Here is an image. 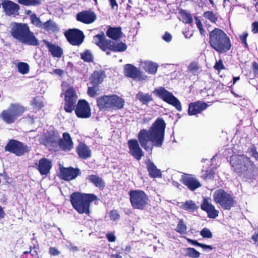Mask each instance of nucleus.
Here are the masks:
<instances>
[{
    "mask_svg": "<svg viewBox=\"0 0 258 258\" xmlns=\"http://www.w3.org/2000/svg\"><path fill=\"white\" fill-rule=\"evenodd\" d=\"M49 252L50 255L56 256L59 254L60 251L55 247H50L49 249Z\"/></svg>",
    "mask_w": 258,
    "mask_h": 258,
    "instance_id": "nucleus-51",
    "label": "nucleus"
},
{
    "mask_svg": "<svg viewBox=\"0 0 258 258\" xmlns=\"http://www.w3.org/2000/svg\"><path fill=\"white\" fill-rule=\"evenodd\" d=\"M80 57L85 62H92L94 60L93 54L88 49H86L83 52L80 53Z\"/></svg>",
    "mask_w": 258,
    "mask_h": 258,
    "instance_id": "nucleus-37",
    "label": "nucleus"
},
{
    "mask_svg": "<svg viewBox=\"0 0 258 258\" xmlns=\"http://www.w3.org/2000/svg\"><path fill=\"white\" fill-rule=\"evenodd\" d=\"M25 110V108L20 104L11 103L7 109L2 111L0 116L5 123L12 124L14 123Z\"/></svg>",
    "mask_w": 258,
    "mask_h": 258,
    "instance_id": "nucleus-7",
    "label": "nucleus"
},
{
    "mask_svg": "<svg viewBox=\"0 0 258 258\" xmlns=\"http://www.w3.org/2000/svg\"><path fill=\"white\" fill-rule=\"evenodd\" d=\"M32 105L37 108H41L43 106L42 102L38 101L36 98H34L32 101Z\"/></svg>",
    "mask_w": 258,
    "mask_h": 258,
    "instance_id": "nucleus-54",
    "label": "nucleus"
},
{
    "mask_svg": "<svg viewBox=\"0 0 258 258\" xmlns=\"http://www.w3.org/2000/svg\"><path fill=\"white\" fill-rule=\"evenodd\" d=\"M96 19V15L91 10H84L76 15L77 20L85 24H91Z\"/></svg>",
    "mask_w": 258,
    "mask_h": 258,
    "instance_id": "nucleus-15",
    "label": "nucleus"
},
{
    "mask_svg": "<svg viewBox=\"0 0 258 258\" xmlns=\"http://www.w3.org/2000/svg\"><path fill=\"white\" fill-rule=\"evenodd\" d=\"M196 24H197V27L199 28V29H200V28H203V26H202V22L201 21H200V20H199V19H198L197 18H196Z\"/></svg>",
    "mask_w": 258,
    "mask_h": 258,
    "instance_id": "nucleus-62",
    "label": "nucleus"
},
{
    "mask_svg": "<svg viewBox=\"0 0 258 258\" xmlns=\"http://www.w3.org/2000/svg\"><path fill=\"white\" fill-rule=\"evenodd\" d=\"M96 87L93 86V87H89L88 88L87 94L89 96L94 98L98 95L97 93V90L96 89Z\"/></svg>",
    "mask_w": 258,
    "mask_h": 258,
    "instance_id": "nucleus-47",
    "label": "nucleus"
},
{
    "mask_svg": "<svg viewBox=\"0 0 258 258\" xmlns=\"http://www.w3.org/2000/svg\"><path fill=\"white\" fill-rule=\"evenodd\" d=\"M97 199V196L93 194L74 192L70 196V202L73 208L81 214L89 215L91 203Z\"/></svg>",
    "mask_w": 258,
    "mask_h": 258,
    "instance_id": "nucleus-4",
    "label": "nucleus"
},
{
    "mask_svg": "<svg viewBox=\"0 0 258 258\" xmlns=\"http://www.w3.org/2000/svg\"><path fill=\"white\" fill-rule=\"evenodd\" d=\"M124 100L116 94L104 95L96 99V105L100 111H112L123 108Z\"/></svg>",
    "mask_w": 258,
    "mask_h": 258,
    "instance_id": "nucleus-6",
    "label": "nucleus"
},
{
    "mask_svg": "<svg viewBox=\"0 0 258 258\" xmlns=\"http://www.w3.org/2000/svg\"><path fill=\"white\" fill-rule=\"evenodd\" d=\"M200 233L202 237L204 238H211L212 237V234L211 232L209 229L207 228H203L201 230Z\"/></svg>",
    "mask_w": 258,
    "mask_h": 258,
    "instance_id": "nucleus-48",
    "label": "nucleus"
},
{
    "mask_svg": "<svg viewBox=\"0 0 258 258\" xmlns=\"http://www.w3.org/2000/svg\"><path fill=\"white\" fill-rule=\"evenodd\" d=\"M201 209L207 212L208 217L212 218H216L219 215V211L216 210L214 205L209 201L208 199H204L201 206Z\"/></svg>",
    "mask_w": 258,
    "mask_h": 258,
    "instance_id": "nucleus-21",
    "label": "nucleus"
},
{
    "mask_svg": "<svg viewBox=\"0 0 258 258\" xmlns=\"http://www.w3.org/2000/svg\"><path fill=\"white\" fill-rule=\"evenodd\" d=\"M204 17L213 23H215L218 20V17L212 11H207L205 12Z\"/></svg>",
    "mask_w": 258,
    "mask_h": 258,
    "instance_id": "nucleus-42",
    "label": "nucleus"
},
{
    "mask_svg": "<svg viewBox=\"0 0 258 258\" xmlns=\"http://www.w3.org/2000/svg\"><path fill=\"white\" fill-rule=\"evenodd\" d=\"M32 24H33L35 26H37L39 28H41L42 26L43 23L41 21L40 19L35 14H33L31 15V19Z\"/></svg>",
    "mask_w": 258,
    "mask_h": 258,
    "instance_id": "nucleus-43",
    "label": "nucleus"
},
{
    "mask_svg": "<svg viewBox=\"0 0 258 258\" xmlns=\"http://www.w3.org/2000/svg\"><path fill=\"white\" fill-rule=\"evenodd\" d=\"M175 230L180 234H184L186 233L187 227L182 219L179 220Z\"/></svg>",
    "mask_w": 258,
    "mask_h": 258,
    "instance_id": "nucleus-41",
    "label": "nucleus"
},
{
    "mask_svg": "<svg viewBox=\"0 0 258 258\" xmlns=\"http://www.w3.org/2000/svg\"><path fill=\"white\" fill-rule=\"evenodd\" d=\"M214 68L218 71H220L223 69L224 66L222 63V60H219L218 61H216Z\"/></svg>",
    "mask_w": 258,
    "mask_h": 258,
    "instance_id": "nucleus-55",
    "label": "nucleus"
},
{
    "mask_svg": "<svg viewBox=\"0 0 258 258\" xmlns=\"http://www.w3.org/2000/svg\"><path fill=\"white\" fill-rule=\"evenodd\" d=\"M145 164L150 177L155 178L161 176L160 169H158L153 162L148 160L145 162Z\"/></svg>",
    "mask_w": 258,
    "mask_h": 258,
    "instance_id": "nucleus-27",
    "label": "nucleus"
},
{
    "mask_svg": "<svg viewBox=\"0 0 258 258\" xmlns=\"http://www.w3.org/2000/svg\"><path fill=\"white\" fill-rule=\"evenodd\" d=\"M75 112L78 118L83 119L90 117L92 114L91 107L85 99L79 100Z\"/></svg>",
    "mask_w": 258,
    "mask_h": 258,
    "instance_id": "nucleus-13",
    "label": "nucleus"
},
{
    "mask_svg": "<svg viewBox=\"0 0 258 258\" xmlns=\"http://www.w3.org/2000/svg\"><path fill=\"white\" fill-rule=\"evenodd\" d=\"M201 176L206 180L211 179L214 178V173L213 171L211 170L206 171L202 173Z\"/></svg>",
    "mask_w": 258,
    "mask_h": 258,
    "instance_id": "nucleus-46",
    "label": "nucleus"
},
{
    "mask_svg": "<svg viewBox=\"0 0 258 258\" xmlns=\"http://www.w3.org/2000/svg\"><path fill=\"white\" fill-rule=\"evenodd\" d=\"M153 93L155 94L157 96L161 98V88L160 87L158 89H155Z\"/></svg>",
    "mask_w": 258,
    "mask_h": 258,
    "instance_id": "nucleus-61",
    "label": "nucleus"
},
{
    "mask_svg": "<svg viewBox=\"0 0 258 258\" xmlns=\"http://www.w3.org/2000/svg\"><path fill=\"white\" fill-rule=\"evenodd\" d=\"M200 67L198 64V62L192 61L191 62L188 67V71L193 75H196L198 73Z\"/></svg>",
    "mask_w": 258,
    "mask_h": 258,
    "instance_id": "nucleus-39",
    "label": "nucleus"
},
{
    "mask_svg": "<svg viewBox=\"0 0 258 258\" xmlns=\"http://www.w3.org/2000/svg\"><path fill=\"white\" fill-rule=\"evenodd\" d=\"M18 69L19 73L26 74L29 71V66L27 63L21 62L18 63Z\"/></svg>",
    "mask_w": 258,
    "mask_h": 258,
    "instance_id": "nucleus-40",
    "label": "nucleus"
},
{
    "mask_svg": "<svg viewBox=\"0 0 258 258\" xmlns=\"http://www.w3.org/2000/svg\"><path fill=\"white\" fill-rule=\"evenodd\" d=\"M79 168L73 167H62L60 169V177L66 181H70L75 179L81 174Z\"/></svg>",
    "mask_w": 258,
    "mask_h": 258,
    "instance_id": "nucleus-14",
    "label": "nucleus"
},
{
    "mask_svg": "<svg viewBox=\"0 0 258 258\" xmlns=\"http://www.w3.org/2000/svg\"><path fill=\"white\" fill-rule=\"evenodd\" d=\"M106 34L109 38L113 40H118L122 37L123 33L120 27H109Z\"/></svg>",
    "mask_w": 258,
    "mask_h": 258,
    "instance_id": "nucleus-28",
    "label": "nucleus"
},
{
    "mask_svg": "<svg viewBox=\"0 0 258 258\" xmlns=\"http://www.w3.org/2000/svg\"><path fill=\"white\" fill-rule=\"evenodd\" d=\"M57 133L55 134L54 132H53L52 134H50L48 136V141L52 143H55L57 139Z\"/></svg>",
    "mask_w": 258,
    "mask_h": 258,
    "instance_id": "nucleus-50",
    "label": "nucleus"
},
{
    "mask_svg": "<svg viewBox=\"0 0 258 258\" xmlns=\"http://www.w3.org/2000/svg\"><path fill=\"white\" fill-rule=\"evenodd\" d=\"M35 168L41 175H46L50 173L52 162L51 160L44 157L40 159L38 163H35Z\"/></svg>",
    "mask_w": 258,
    "mask_h": 258,
    "instance_id": "nucleus-19",
    "label": "nucleus"
},
{
    "mask_svg": "<svg viewBox=\"0 0 258 258\" xmlns=\"http://www.w3.org/2000/svg\"><path fill=\"white\" fill-rule=\"evenodd\" d=\"M230 162L234 171L245 179H253L257 174L258 170L255 165L246 156L240 155L232 156Z\"/></svg>",
    "mask_w": 258,
    "mask_h": 258,
    "instance_id": "nucleus-2",
    "label": "nucleus"
},
{
    "mask_svg": "<svg viewBox=\"0 0 258 258\" xmlns=\"http://www.w3.org/2000/svg\"><path fill=\"white\" fill-rule=\"evenodd\" d=\"M11 34L14 38L24 44L31 46L39 44L38 39L26 23L15 22L11 30Z\"/></svg>",
    "mask_w": 258,
    "mask_h": 258,
    "instance_id": "nucleus-3",
    "label": "nucleus"
},
{
    "mask_svg": "<svg viewBox=\"0 0 258 258\" xmlns=\"http://www.w3.org/2000/svg\"><path fill=\"white\" fill-rule=\"evenodd\" d=\"M93 40L94 43L104 51L107 50L108 45L111 43L110 40L106 39L103 32L94 36Z\"/></svg>",
    "mask_w": 258,
    "mask_h": 258,
    "instance_id": "nucleus-23",
    "label": "nucleus"
},
{
    "mask_svg": "<svg viewBox=\"0 0 258 258\" xmlns=\"http://www.w3.org/2000/svg\"><path fill=\"white\" fill-rule=\"evenodd\" d=\"M30 255L32 256V258H39L38 256V252L35 248H31L29 251Z\"/></svg>",
    "mask_w": 258,
    "mask_h": 258,
    "instance_id": "nucleus-57",
    "label": "nucleus"
},
{
    "mask_svg": "<svg viewBox=\"0 0 258 258\" xmlns=\"http://www.w3.org/2000/svg\"><path fill=\"white\" fill-rule=\"evenodd\" d=\"M5 150L17 156H21L30 151L29 147L22 142L15 139L10 140L5 147Z\"/></svg>",
    "mask_w": 258,
    "mask_h": 258,
    "instance_id": "nucleus-10",
    "label": "nucleus"
},
{
    "mask_svg": "<svg viewBox=\"0 0 258 258\" xmlns=\"http://www.w3.org/2000/svg\"><path fill=\"white\" fill-rule=\"evenodd\" d=\"M2 7L6 15L17 16L19 15L20 6L9 0H5L2 3Z\"/></svg>",
    "mask_w": 258,
    "mask_h": 258,
    "instance_id": "nucleus-17",
    "label": "nucleus"
},
{
    "mask_svg": "<svg viewBox=\"0 0 258 258\" xmlns=\"http://www.w3.org/2000/svg\"><path fill=\"white\" fill-rule=\"evenodd\" d=\"M128 195L132 207L135 209L143 210L148 203L149 198L142 190H131Z\"/></svg>",
    "mask_w": 258,
    "mask_h": 258,
    "instance_id": "nucleus-8",
    "label": "nucleus"
},
{
    "mask_svg": "<svg viewBox=\"0 0 258 258\" xmlns=\"http://www.w3.org/2000/svg\"><path fill=\"white\" fill-rule=\"evenodd\" d=\"M110 219L112 221H116L120 218V215L116 210H111L109 213Z\"/></svg>",
    "mask_w": 258,
    "mask_h": 258,
    "instance_id": "nucleus-49",
    "label": "nucleus"
},
{
    "mask_svg": "<svg viewBox=\"0 0 258 258\" xmlns=\"http://www.w3.org/2000/svg\"><path fill=\"white\" fill-rule=\"evenodd\" d=\"M213 198L215 203L219 204L224 209L230 210L234 206L233 197L222 189L215 190L213 194Z\"/></svg>",
    "mask_w": 258,
    "mask_h": 258,
    "instance_id": "nucleus-9",
    "label": "nucleus"
},
{
    "mask_svg": "<svg viewBox=\"0 0 258 258\" xmlns=\"http://www.w3.org/2000/svg\"><path fill=\"white\" fill-rule=\"evenodd\" d=\"M181 17L182 21L185 23H191L192 22V18L190 14H188L185 11L181 12Z\"/></svg>",
    "mask_w": 258,
    "mask_h": 258,
    "instance_id": "nucleus-44",
    "label": "nucleus"
},
{
    "mask_svg": "<svg viewBox=\"0 0 258 258\" xmlns=\"http://www.w3.org/2000/svg\"><path fill=\"white\" fill-rule=\"evenodd\" d=\"M106 237L108 241L111 242H114L116 240V237L112 232L107 233L106 235Z\"/></svg>",
    "mask_w": 258,
    "mask_h": 258,
    "instance_id": "nucleus-52",
    "label": "nucleus"
},
{
    "mask_svg": "<svg viewBox=\"0 0 258 258\" xmlns=\"http://www.w3.org/2000/svg\"><path fill=\"white\" fill-rule=\"evenodd\" d=\"M105 77V75L103 71H95L91 75L90 82L94 87H97L103 81Z\"/></svg>",
    "mask_w": 258,
    "mask_h": 258,
    "instance_id": "nucleus-29",
    "label": "nucleus"
},
{
    "mask_svg": "<svg viewBox=\"0 0 258 258\" xmlns=\"http://www.w3.org/2000/svg\"><path fill=\"white\" fill-rule=\"evenodd\" d=\"M43 42L46 45L48 51L50 52L53 57L60 58L62 56L63 50L59 46L53 44L46 40H43Z\"/></svg>",
    "mask_w": 258,
    "mask_h": 258,
    "instance_id": "nucleus-24",
    "label": "nucleus"
},
{
    "mask_svg": "<svg viewBox=\"0 0 258 258\" xmlns=\"http://www.w3.org/2000/svg\"><path fill=\"white\" fill-rule=\"evenodd\" d=\"M185 255L192 258H198L200 257V253L197 251L194 248L188 247L183 249Z\"/></svg>",
    "mask_w": 258,
    "mask_h": 258,
    "instance_id": "nucleus-38",
    "label": "nucleus"
},
{
    "mask_svg": "<svg viewBox=\"0 0 258 258\" xmlns=\"http://www.w3.org/2000/svg\"><path fill=\"white\" fill-rule=\"evenodd\" d=\"M252 68L255 76H258V63L256 62H253L252 63Z\"/></svg>",
    "mask_w": 258,
    "mask_h": 258,
    "instance_id": "nucleus-58",
    "label": "nucleus"
},
{
    "mask_svg": "<svg viewBox=\"0 0 258 258\" xmlns=\"http://www.w3.org/2000/svg\"><path fill=\"white\" fill-rule=\"evenodd\" d=\"M252 31L254 33H256L258 32V22H253L252 24Z\"/></svg>",
    "mask_w": 258,
    "mask_h": 258,
    "instance_id": "nucleus-59",
    "label": "nucleus"
},
{
    "mask_svg": "<svg viewBox=\"0 0 258 258\" xmlns=\"http://www.w3.org/2000/svg\"><path fill=\"white\" fill-rule=\"evenodd\" d=\"M110 5L112 9H114L115 7L118 8V4L116 0H108Z\"/></svg>",
    "mask_w": 258,
    "mask_h": 258,
    "instance_id": "nucleus-60",
    "label": "nucleus"
},
{
    "mask_svg": "<svg viewBox=\"0 0 258 258\" xmlns=\"http://www.w3.org/2000/svg\"><path fill=\"white\" fill-rule=\"evenodd\" d=\"M209 42L216 51L224 53L231 48V43L227 35L221 29L215 28L209 33Z\"/></svg>",
    "mask_w": 258,
    "mask_h": 258,
    "instance_id": "nucleus-5",
    "label": "nucleus"
},
{
    "mask_svg": "<svg viewBox=\"0 0 258 258\" xmlns=\"http://www.w3.org/2000/svg\"><path fill=\"white\" fill-rule=\"evenodd\" d=\"M252 157H253L256 160L258 161V153L255 151L253 150L252 151Z\"/></svg>",
    "mask_w": 258,
    "mask_h": 258,
    "instance_id": "nucleus-64",
    "label": "nucleus"
},
{
    "mask_svg": "<svg viewBox=\"0 0 258 258\" xmlns=\"http://www.w3.org/2000/svg\"><path fill=\"white\" fill-rule=\"evenodd\" d=\"M207 107V105L205 103L199 102L191 103L188 107V114L190 115H194L200 113L205 110Z\"/></svg>",
    "mask_w": 258,
    "mask_h": 258,
    "instance_id": "nucleus-26",
    "label": "nucleus"
},
{
    "mask_svg": "<svg viewBox=\"0 0 258 258\" xmlns=\"http://www.w3.org/2000/svg\"><path fill=\"white\" fill-rule=\"evenodd\" d=\"M187 241L190 242V243H191L192 245H195V246H199L203 248H208V249H212V247L211 245H206V244H202V243H199L196 240H192V239H187Z\"/></svg>",
    "mask_w": 258,
    "mask_h": 258,
    "instance_id": "nucleus-45",
    "label": "nucleus"
},
{
    "mask_svg": "<svg viewBox=\"0 0 258 258\" xmlns=\"http://www.w3.org/2000/svg\"><path fill=\"white\" fill-rule=\"evenodd\" d=\"M162 38L166 42H169L172 40V36L171 35L168 33L166 32L164 35L162 36Z\"/></svg>",
    "mask_w": 258,
    "mask_h": 258,
    "instance_id": "nucleus-56",
    "label": "nucleus"
},
{
    "mask_svg": "<svg viewBox=\"0 0 258 258\" xmlns=\"http://www.w3.org/2000/svg\"><path fill=\"white\" fill-rule=\"evenodd\" d=\"M64 35L70 44L74 46L80 45L85 39L83 32L77 28L69 29L64 32Z\"/></svg>",
    "mask_w": 258,
    "mask_h": 258,
    "instance_id": "nucleus-12",
    "label": "nucleus"
},
{
    "mask_svg": "<svg viewBox=\"0 0 258 258\" xmlns=\"http://www.w3.org/2000/svg\"><path fill=\"white\" fill-rule=\"evenodd\" d=\"M5 213L2 207L0 205V219H3L5 217Z\"/></svg>",
    "mask_w": 258,
    "mask_h": 258,
    "instance_id": "nucleus-63",
    "label": "nucleus"
},
{
    "mask_svg": "<svg viewBox=\"0 0 258 258\" xmlns=\"http://www.w3.org/2000/svg\"><path fill=\"white\" fill-rule=\"evenodd\" d=\"M181 176V182L192 191L196 190L202 186V184L198 179L193 175L185 174Z\"/></svg>",
    "mask_w": 258,
    "mask_h": 258,
    "instance_id": "nucleus-16",
    "label": "nucleus"
},
{
    "mask_svg": "<svg viewBox=\"0 0 258 258\" xmlns=\"http://www.w3.org/2000/svg\"><path fill=\"white\" fill-rule=\"evenodd\" d=\"M42 0H17V2L21 5L26 7H36L42 4Z\"/></svg>",
    "mask_w": 258,
    "mask_h": 258,
    "instance_id": "nucleus-35",
    "label": "nucleus"
},
{
    "mask_svg": "<svg viewBox=\"0 0 258 258\" xmlns=\"http://www.w3.org/2000/svg\"><path fill=\"white\" fill-rule=\"evenodd\" d=\"M138 140L131 139L127 144L129 153L135 159L140 161L144 156L141 147L147 152H151L154 147L161 146V117H158L149 130H141Z\"/></svg>",
    "mask_w": 258,
    "mask_h": 258,
    "instance_id": "nucleus-1",
    "label": "nucleus"
},
{
    "mask_svg": "<svg viewBox=\"0 0 258 258\" xmlns=\"http://www.w3.org/2000/svg\"><path fill=\"white\" fill-rule=\"evenodd\" d=\"M110 43L108 45L107 50H109L113 52H123L127 48L126 45L120 41L119 42H113L110 40Z\"/></svg>",
    "mask_w": 258,
    "mask_h": 258,
    "instance_id": "nucleus-31",
    "label": "nucleus"
},
{
    "mask_svg": "<svg viewBox=\"0 0 258 258\" xmlns=\"http://www.w3.org/2000/svg\"><path fill=\"white\" fill-rule=\"evenodd\" d=\"M177 206L188 212H194L198 208V206L191 200H188L184 202H178Z\"/></svg>",
    "mask_w": 258,
    "mask_h": 258,
    "instance_id": "nucleus-32",
    "label": "nucleus"
},
{
    "mask_svg": "<svg viewBox=\"0 0 258 258\" xmlns=\"http://www.w3.org/2000/svg\"><path fill=\"white\" fill-rule=\"evenodd\" d=\"M78 96L73 87L69 88L66 92L63 109L67 113H72L77 105Z\"/></svg>",
    "mask_w": 258,
    "mask_h": 258,
    "instance_id": "nucleus-11",
    "label": "nucleus"
},
{
    "mask_svg": "<svg viewBox=\"0 0 258 258\" xmlns=\"http://www.w3.org/2000/svg\"><path fill=\"white\" fill-rule=\"evenodd\" d=\"M248 36V33L246 32H244L241 35H240L239 37L241 41V42L244 44L245 47L247 46V43L246 42V38Z\"/></svg>",
    "mask_w": 258,
    "mask_h": 258,
    "instance_id": "nucleus-53",
    "label": "nucleus"
},
{
    "mask_svg": "<svg viewBox=\"0 0 258 258\" xmlns=\"http://www.w3.org/2000/svg\"><path fill=\"white\" fill-rule=\"evenodd\" d=\"M136 98L144 104H147L152 100L151 95L144 94L142 92H139L136 95Z\"/></svg>",
    "mask_w": 258,
    "mask_h": 258,
    "instance_id": "nucleus-36",
    "label": "nucleus"
},
{
    "mask_svg": "<svg viewBox=\"0 0 258 258\" xmlns=\"http://www.w3.org/2000/svg\"><path fill=\"white\" fill-rule=\"evenodd\" d=\"M76 152L80 158L87 159L91 156V151L89 147L83 142L79 144L76 148Z\"/></svg>",
    "mask_w": 258,
    "mask_h": 258,
    "instance_id": "nucleus-25",
    "label": "nucleus"
},
{
    "mask_svg": "<svg viewBox=\"0 0 258 258\" xmlns=\"http://www.w3.org/2000/svg\"><path fill=\"white\" fill-rule=\"evenodd\" d=\"M62 137L59 139L58 142L60 148L63 151H70L73 147V142L70 135L68 133H63Z\"/></svg>",
    "mask_w": 258,
    "mask_h": 258,
    "instance_id": "nucleus-22",
    "label": "nucleus"
},
{
    "mask_svg": "<svg viewBox=\"0 0 258 258\" xmlns=\"http://www.w3.org/2000/svg\"><path fill=\"white\" fill-rule=\"evenodd\" d=\"M88 179L90 182L93 184L95 186L98 187L100 190L104 189L105 183L102 177L95 174L89 175L87 176Z\"/></svg>",
    "mask_w": 258,
    "mask_h": 258,
    "instance_id": "nucleus-30",
    "label": "nucleus"
},
{
    "mask_svg": "<svg viewBox=\"0 0 258 258\" xmlns=\"http://www.w3.org/2000/svg\"><path fill=\"white\" fill-rule=\"evenodd\" d=\"M41 28L47 32H54L59 30L55 23L50 19L43 23Z\"/></svg>",
    "mask_w": 258,
    "mask_h": 258,
    "instance_id": "nucleus-33",
    "label": "nucleus"
},
{
    "mask_svg": "<svg viewBox=\"0 0 258 258\" xmlns=\"http://www.w3.org/2000/svg\"><path fill=\"white\" fill-rule=\"evenodd\" d=\"M124 75L126 77L134 80L139 79L142 78V73L135 66L132 64L128 63L124 66Z\"/></svg>",
    "mask_w": 258,
    "mask_h": 258,
    "instance_id": "nucleus-20",
    "label": "nucleus"
},
{
    "mask_svg": "<svg viewBox=\"0 0 258 258\" xmlns=\"http://www.w3.org/2000/svg\"><path fill=\"white\" fill-rule=\"evenodd\" d=\"M144 69L149 74H155L158 68L156 63L152 61H145L144 63Z\"/></svg>",
    "mask_w": 258,
    "mask_h": 258,
    "instance_id": "nucleus-34",
    "label": "nucleus"
},
{
    "mask_svg": "<svg viewBox=\"0 0 258 258\" xmlns=\"http://www.w3.org/2000/svg\"><path fill=\"white\" fill-rule=\"evenodd\" d=\"M162 100L175 107L178 111H181L182 107L180 101L172 93L163 88H162Z\"/></svg>",
    "mask_w": 258,
    "mask_h": 258,
    "instance_id": "nucleus-18",
    "label": "nucleus"
}]
</instances>
